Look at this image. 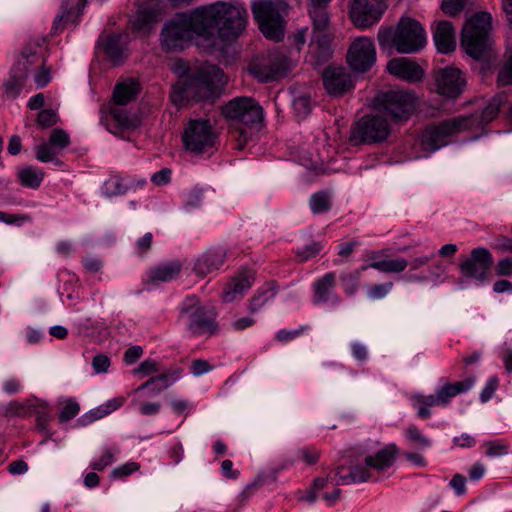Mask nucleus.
<instances>
[{
    "label": "nucleus",
    "mask_w": 512,
    "mask_h": 512,
    "mask_svg": "<svg viewBox=\"0 0 512 512\" xmlns=\"http://www.w3.org/2000/svg\"><path fill=\"white\" fill-rule=\"evenodd\" d=\"M392 288V282L376 284L367 290V296L373 300L382 299L392 290Z\"/></svg>",
    "instance_id": "obj_53"
},
{
    "label": "nucleus",
    "mask_w": 512,
    "mask_h": 512,
    "mask_svg": "<svg viewBox=\"0 0 512 512\" xmlns=\"http://www.w3.org/2000/svg\"><path fill=\"white\" fill-rule=\"evenodd\" d=\"M77 5L78 9L85 6V0H63L61 5V14L57 15L54 19V28L57 30L63 27L66 22L76 23L74 16V5Z\"/></svg>",
    "instance_id": "obj_34"
},
{
    "label": "nucleus",
    "mask_w": 512,
    "mask_h": 512,
    "mask_svg": "<svg viewBox=\"0 0 512 512\" xmlns=\"http://www.w3.org/2000/svg\"><path fill=\"white\" fill-rule=\"evenodd\" d=\"M416 107V95L404 89L381 90L374 97L375 110L392 124L408 121Z\"/></svg>",
    "instance_id": "obj_5"
},
{
    "label": "nucleus",
    "mask_w": 512,
    "mask_h": 512,
    "mask_svg": "<svg viewBox=\"0 0 512 512\" xmlns=\"http://www.w3.org/2000/svg\"><path fill=\"white\" fill-rule=\"evenodd\" d=\"M26 79L23 74L14 73V71L10 70L9 77L3 84L5 96L10 99H15L24 87Z\"/></svg>",
    "instance_id": "obj_37"
},
{
    "label": "nucleus",
    "mask_w": 512,
    "mask_h": 512,
    "mask_svg": "<svg viewBox=\"0 0 512 512\" xmlns=\"http://www.w3.org/2000/svg\"><path fill=\"white\" fill-rule=\"evenodd\" d=\"M110 113H111L113 119L118 124V126L121 128L134 129L139 124V121L137 118L131 117L124 108L119 107L118 105L111 107Z\"/></svg>",
    "instance_id": "obj_41"
},
{
    "label": "nucleus",
    "mask_w": 512,
    "mask_h": 512,
    "mask_svg": "<svg viewBox=\"0 0 512 512\" xmlns=\"http://www.w3.org/2000/svg\"><path fill=\"white\" fill-rule=\"evenodd\" d=\"M399 453L396 444H388L373 455H366L364 462L370 467L371 472L382 473L391 468Z\"/></svg>",
    "instance_id": "obj_25"
},
{
    "label": "nucleus",
    "mask_w": 512,
    "mask_h": 512,
    "mask_svg": "<svg viewBox=\"0 0 512 512\" xmlns=\"http://www.w3.org/2000/svg\"><path fill=\"white\" fill-rule=\"evenodd\" d=\"M268 286L265 289L258 290L257 294L252 297L248 306L250 313L259 312L276 295L273 284H268Z\"/></svg>",
    "instance_id": "obj_39"
},
{
    "label": "nucleus",
    "mask_w": 512,
    "mask_h": 512,
    "mask_svg": "<svg viewBox=\"0 0 512 512\" xmlns=\"http://www.w3.org/2000/svg\"><path fill=\"white\" fill-rule=\"evenodd\" d=\"M391 125L378 111L363 116L353 127L350 142L354 145L373 144L386 141L391 134Z\"/></svg>",
    "instance_id": "obj_8"
},
{
    "label": "nucleus",
    "mask_w": 512,
    "mask_h": 512,
    "mask_svg": "<svg viewBox=\"0 0 512 512\" xmlns=\"http://www.w3.org/2000/svg\"><path fill=\"white\" fill-rule=\"evenodd\" d=\"M36 73L34 75V81L38 88L46 86L50 80V69L45 67V61L43 58L39 61V66H35Z\"/></svg>",
    "instance_id": "obj_50"
},
{
    "label": "nucleus",
    "mask_w": 512,
    "mask_h": 512,
    "mask_svg": "<svg viewBox=\"0 0 512 512\" xmlns=\"http://www.w3.org/2000/svg\"><path fill=\"white\" fill-rule=\"evenodd\" d=\"M182 269V264L178 260L161 263L151 269L149 280L151 282H168L175 279Z\"/></svg>",
    "instance_id": "obj_30"
},
{
    "label": "nucleus",
    "mask_w": 512,
    "mask_h": 512,
    "mask_svg": "<svg viewBox=\"0 0 512 512\" xmlns=\"http://www.w3.org/2000/svg\"><path fill=\"white\" fill-rule=\"evenodd\" d=\"M377 39L382 50L394 48L401 54H413L424 48L426 33L417 20L402 17L395 28L381 27Z\"/></svg>",
    "instance_id": "obj_4"
},
{
    "label": "nucleus",
    "mask_w": 512,
    "mask_h": 512,
    "mask_svg": "<svg viewBox=\"0 0 512 512\" xmlns=\"http://www.w3.org/2000/svg\"><path fill=\"white\" fill-rule=\"evenodd\" d=\"M308 13L312 23L310 48L316 50L320 58H327L331 53L330 44L333 39L327 5L309 4Z\"/></svg>",
    "instance_id": "obj_9"
},
{
    "label": "nucleus",
    "mask_w": 512,
    "mask_h": 512,
    "mask_svg": "<svg viewBox=\"0 0 512 512\" xmlns=\"http://www.w3.org/2000/svg\"><path fill=\"white\" fill-rule=\"evenodd\" d=\"M323 85L331 96H342L353 89L351 74L344 67H327L323 72Z\"/></svg>",
    "instance_id": "obj_19"
},
{
    "label": "nucleus",
    "mask_w": 512,
    "mask_h": 512,
    "mask_svg": "<svg viewBox=\"0 0 512 512\" xmlns=\"http://www.w3.org/2000/svg\"><path fill=\"white\" fill-rule=\"evenodd\" d=\"M347 459L349 465L347 467L344 464L339 465L334 471V477H331V480L336 485H350L378 480V478H374V474L371 472L370 467L366 465L364 459H354L352 454H349Z\"/></svg>",
    "instance_id": "obj_16"
},
{
    "label": "nucleus",
    "mask_w": 512,
    "mask_h": 512,
    "mask_svg": "<svg viewBox=\"0 0 512 512\" xmlns=\"http://www.w3.org/2000/svg\"><path fill=\"white\" fill-rule=\"evenodd\" d=\"M469 388L470 386H442L436 394H414L411 396V400L413 406L417 408V416L421 419H428L431 416L428 407L446 405L451 398L466 392Z\"/></svg>",
    "instance_id": "obj_15"
},
{
    "label": "nucleus",
    "mask_w": 512,
    "mask_h": 512,
    "mask_svg": "<svg viewBox=\"0 0 512 512\" xmlns=\"http://www.w3.org/2000/svg\"><path fill=\"white\" fill-rule=\"evenodd\" d=\"M287 5L282 0H254L251 5L253 17L263 35L271 40L283 38L282 14Z\"/></svg>",
    "instance_id": "obj_7"
},
{
    "label": "nucleus",
    "mask_w": 512,
    "mask_h": 512,
    "mask_svg": "<svg viewBox=\"0 0 512 512\" xmlns=\"http://www.w3.org/2000/svg\"><path fill=\"white\" fill-rule=\"evenodd\" d=\"M290 67V60L285 55H275L269 64L254 66L252 72L261 81L267 82L286 76Z\"/></svg>",
    "instance_id": "obj_23"
},
{
    "label": "nucleus",
    "mask_w": 512,
    "mask_h": 512,
    "mask_svg": "<svg viewBox=\"0 0 512 512\" xmlns=\"http://www.w3.org/2000/svg\"><path fill=\"white\" fill-rule=\"evenodd\" d=\"M58 122V115L51 109L40 111L37 118V124L45 129L55 125Z\"/></svg>",
    "instance_id": "obj_54"
},
{
    "label": "nucleus",
    "mask_w": 512,
    "mask_h": 512,
    "mask_svg": "<svg viewBox=\"0 0 512 512\" xmlns=\"http://www.w3.org/2000/svg\"><path fill=\"white\" fill-rule=\"evenodd\" d=\"M467 126V120L463 117L430 124L422 132L421 145L425 151L434 152L447 145L450 136L467 130Z\"/></svg>",
    "instance_id": "obj_11"
},
{
    "label": "nucleus",
    "mask_w": 512,
    "mask_h": 512,
    "mask_svg": "<svg viewBox=\"0 0 512 512\" xmlns=\"http://www.w3.org/2000/svg\"><path fill=\"white\" fill-rule=\"evenodd\" d=\"M407 266L408 261L404 258L384 259L373 261L369 265H364L361 267V270L373 268L382 273H400L403 272Z\"/></svg>",
    "instance_id": "obj_32"
},
{
    "label": "nucleus",
    "mask_w": 512,
    "mask_h": 512,
    "mask_svg": "<svg viewBox=\"0 0 512 512\" xmlns=\"http://www.w3.org/2000/svg\"><path fill=\"white\" fill-rule=\"evenodd\" d=\"M43 42V38L29 40L22 48L20 56L11 70L14 71V73L23 74V76L27 78L29 72L35 69V66H39L41 56L38 51L42 47Z\"/></svg>",
    "instance_id": "obj_20"
},
{
    "label": "nucleus",
    "mask_w": 512,
    "mask_h": 512,
    "mask_svg": "<svg viewBox=\"0 0 512 512\" xmlns=\"http://www.w3.org/2000/svg\"><path fill=\"white\" fill-rule=\"evenodd\" d=\"M139 468L140 465L138 463L128 462L113 469L110 473V477L112 479H123L136 472Z\"/></svg>",
    "instance_id": "obj_51"
},
{
    "label": "nucleus",
    "mask_w": 512,
    "mask_h": 512,
    "mask_svg": "<svg viewBox=\"0 0 512 512\" xmlns=\"http://www.w3.org/2000/svg\"><path fill=\"white\" fill-rule=\"evenodd\" d=\"M406 438L420 447H429L431 445V441L422 434L420 429L416 425H410L407 427L405 431Z\"/></svg>",
    "instance_id": "obj_48"
},
{
    "label": "nucleus",
    "mask_w": 512,
    "mask_h": 512,
    "mask_svg": "<svg viewBox=\"0 0 512 512\" xmlns=\"http://www.w3.org/2000/svg\"><path fill=\"white\" fill-rule=\"evenodd\" d=\"M155 17L156 15L152 11L141 10L133 22V28L136 31H149L155 22Z\"/></svg>",
    "instance_id": "obj_43"
},
{
    "label": "nucleus",
    "mask_w": 512,
    "mask_h": 512,
    "mask_svg": "<svg viewBox=\"0 0 512 512\" xmlns=\"http://www.w3.org/2000/svg\"><path fill=\"white\" fill-rule=\"evenodd\" d=\"M305 329V326H302L299 329L294 330L281 329L276 333L275 339L278 342L286 343L298 337Z\"/></svg>",
    "instance_id": "obj_62"
},
{
    "label": "nucleus",
    "mask_w": 512,
    "mask_h": 512,
    "mask_svg": "<svg viewBox=\"0 0 512 512\" xmlns=\"http://www.w3.org/2000/svg\"><path fill=\"white\" fill-rule=\"evenodd\" d=\"M114 460L113 452L107 449L98 459L91 462L90 467L94 471H103L106 467L110 466Z\"/></svg>",
    "instance_id": "obj_57"
},
{
    "label": "nucleus",
    "mask_w": 512,
    "mask_h": 512,
    "mask_svg": "<svg viewBox=\"0 0 512 512\" xmlns=\"http://www.w3.org/2000/svg\"><path fill=\"white\" fill-rule=\"evenodd\" d=\"M310 209L314 214L326 213L331 209V197L327 191L314 193L309 201Z\"/></svg>",
    "instance_id": "obj_40"
},
{
    "label": "nucleus",
    "mask_w": 512,
    "mask_h": 512,
    "mask_svg": "<svg viewBox=\"0 0 512 512\" xmlns=\"http://www.w3.org/2000/svg\"><path fill=\"white\" fill-rule=\"evenodd\" d=\"M107 416L106 414H104L101 406L99 405L98 407L90 410L89 412L81 415L78 419H77V424L79 426H87L91 423H93L94 421L96 420H99L103 417Z\"/></svg>",
    "instance_id": "obj_58"
},
{
    "label": "nucleus",
    "mask_w": 512,
    "mask_h": 512,
    "mask_svg": "<svg viewBox=\"0 0 512 512\" xmlns=\"http://www.w3.org/2000/svg\"><path fill=\"white\" fill-rule=\"evenodd\" d=\"M161 404L159 402L140 401L139 412L145 416H152L159 413Z\"/></svg>",
    "instance_id": "obj_63"
},
{
    "label": "nucleus",
    "mask_w": 512,
    "mask_h": 512,
    "mask_svg": "<svg viewBox=\"0 0 512 512\" xmlns=\"http://www.w3.org/2000/svg\"><path fill=\"white\" fill-rule=\"evenodd\" d=\"M80 411V406L76 401L68 400L59 414L60 422H67L73 419Z\"/></svg>",
    "instance_id": "obj_52"
},
{
    "label": "nucleus",
    "mask_w": 512,
    "mask_h": 512,
    "mask_svg": "<svg viewBox=\"0 0 512 512\" xmlns=\"http://www.w3.org/2000/svg\"><path fill=\"white\" fill-rule=\"evenodd\" d=\"M157 371V363L154 360L148 359L143 361L137 368H135L133 373L135 375L150 376Z\"/></svg>",
    "instance_id": "obj_61"
},
{
    "label": "nucleus",
    "mask_w": 512,
    "mask_h": 512,
    "mask_svg": "<svg viewBox=\"0 0 512 512\" xmlns=\"http://www.w3.org/2000/svg\"><path fill=\"white\" fill-rule=\"evenodd\" d=\"M18 177L22 186L36 189L43 181L44 173L40 169L28 166L19 170Z\"/></svg>",
    "instance_id": "obj_36"
},
{
    "label": "nucleus",
    "mask_w": 512,
    "mask_h": 512,
    "mask_svg": "<svg viewBox=\"0 0 512 512\" xmlns=\"http://www.w3.org/2000/svg\"><path fill=\"white\" fill-rule=\"evenodd\" d=\"M133 185V180L125 181L120 176H112L104 182L102 192L106 197L120 196L125 194Z\"/></svg>",
    "instance_id": "obj_33"
},
{
    "label": "nucleus",
    "mask_w": 512,
    "mask_h": 512,
    "mask_svg": "<svg viewBox=\"0 0 512 512\" xmlns=\"http://www.w3.org/2000/svg\"><path fill=\"white\" fill-rule=\"evenodd\" d=\"M167 387L168 386H139L135 392L139 397H156L161 395Z\"/></svg>",
    "instance_id": "obj_64"
},
{
    "label": "nucleus",
    "mask_w": 512,
    "mask_h": 512,
    "mask_svg": "<svg viewBox=\"0 0 512 512\" xmlns=\"http://www.w3.org/2000/svg\"><path fill=\"white\" fill-rule=\"evenodd\" d=\"M449 486L454 490L457 496H463L467 492L466 477L462 474L456 473L450 480Z\"/></svg>",
    "instance_id": "obj_59"
},
{
    "label": "nucleus",
    "mask_w": 512,
    "mask_h": 512,
    "mask_svg": "<svg viewBox=\"0 0 512 512\" xmlns=\"http://www.w3.org/2000/svg\"><path fill=\"white\" fill-rule=\"evenodd\" d=\"M217 135L207 119L191 120L184 128L182 141L185 149L193 154H203L215 145Z\"/></svg>",
    "instance_id": "obj_10"
},
{
    "label": "nucleus",
    "mask_w": 512,
    "mask_h": 512,
    "mask_svg": "<svg viewBox=\"0 0 512 512\" xmlns=\"http://www.w3.org/2000/svg\"><path fill=\"white\" fill-rule=\"evenodd\" d=\"M35 157L41 162H54L56 165L61 164V161L57 158L56 149L49 142H44L36 146Z\"/></svg>",
    "instance_id": "obj_42"
},
{
    "label": "nucleus",
    "mask_w": 512,
    "mask_h": 512,
    "mask_svg": "<svg viewBox=\"0 0 512 512\" xmlns=\"http://www.w3.org/2000/svg\"><path fill=\"white\" fill-rule=\"evenodd\" d=\"M497 81L503 86L512 85V48L508 58L498 72Z\"/></svg>",
    "instance_id": "obj_49"
},
{
    "label": "nucleus",
    "mask_w": 512,
    "mask_h": 512,
    "mask_svg": "<svg viewBox=\"0 0 512 512\" xmlns=\"http://www.w3.org/2000/svg\"><path fill=\"white\" fill-rule=\"evenodd\" d=\"M375 61L376 50L370 38L361 36L351 43L347 52V62L353 71L365 73Z\"/></svg>",
    "instance_id": "obj_13"
},
{
    "label": "nucleus",
    "mask_w": 512,
    "mask_h": 512,
    "mask_svg": "<svg viewBox=\"0 0 512 512\" xmlns=\"http://www.w3.org/2000/svg\"><path fill=\"white\" fill-rule=\"evenodd\" d=\"M507 102V97L504 94H497L490 99L487 105L480 113L471 114L469 116H462L467 120V130L472 128L484 127L498 115L500 108Z\"/></svg>",
    "instance_id": "obj_22"
},
{
    "label": "nucleus",
    "mask_w": 512,
    "mask_h": 512,
    "mask_svg": "<svg viewBox=\"0 0 512 512\" xmlns=\"http://www.w3.org/2000/svg\"><path fill=\"white\" fill-rule=\"evenodd\" d=\"M77 5L78 9L85 6V0H63L61 5V14L57 15L54 19V28L57 30L63 27L66 22L76 23L74 16V5Z\"/></svg>",
    "instance_id": "obj_35"
},
{
    "label": "nucleus",
    "mask_w": 512,
    "mask_h": 512,
    "mask_svg": "<svg viewBox=\"0 0 512 512\" xmlns=\"http://www.w3.org/2000/svg\"><path fill=\"white\" fill-rule=\"evenodd\" d=\"M227 252L224 249L209 250L201 255L195 262L194 270L197 275L205 276L220 268L224 263Z\"/></svg>",
    "instance_id": "obj_27"
},
{
    "label": "nucleus",
    "mask_w": 512,
    "mask_h": 512,
    "mask_svg": "<svg viewBox=\"0 0 512 512\" xmlns=\"http://www.w3.org/2000/svg\"><path fill=\"white\" fill-rule=\"evenodd\" d=\"M465 5L466 0H443L441 9L445 14L455 16L464 9Z\"/></svg>",
    "instance_id": "obj_56"
},
{
    "label": "nucleus",
    "mask_w": 512,
    "mask_h": 512,
    "mask_svg": "<svg viewBox=\"0 0 512 512\" xmlns=\"http://www.w3.org/2000/svg\"><path fill=\"white\" fill-rule=\"evenodd\" d=\"M361 268L355 273H344L340 276V280L343 284V289L348 295H354L358 290V281L360 278Z\"/></svg>",
    "instance_id": "obj_46"
},
{
    "label": "nucleus",
    "mask_w": 512,
    "mask_h": 512,
    "mask_svg": "<svg viewBox=\"0 0 512 512\" xmlns=\"http://www.w3.org/2000/svg\"><path fill=\"white\" fill-rule=\"evenodd\" d=\"M493 265V257L486 248H475L469 257H466L459 264L462 275L466 278H473L483 282L488 278V271Z\"/></svg>",
    "instance_id": "obj_17"
},
{
    "label": "nucleus",
    "mask_w": 512,
    "mask_h": 512,
    "mask_svg": "<svg viewBox=\"0 0 512 512\" xmlns=\"http://www.w3.org/2000/svg\"><path fill=\"white\" fill-rule=\"evenodd\" d=\"M226 119L232 121L236 127L231 131L237 141V149L242 150L245 144L260 129L263 122V109L251 97H236L222 108Z\"/></svg>",
    "instance_id": "obj_3"
},
{
    "label": "nucleus",
    "mask_w": 512,
    "mask_h": 512,
    "mask_svg": "<svg viewBox=\"0 0 512 512\" xmlns=\"http://www.w3.org/2000/svg\"><path fill=\"white\" fill-rule=\"evenodd\" d=\"M387 5L383 0H351L350 18L359 29H367L380 21Z\"/></svg>",
    "instance_id": "obj_12"
},
{
    "label": "nucleus",
    "mask_w": 512,
    "mask_h": 512,
    "mask_svg": "<svg viewBox=\"0 0 512 512\" xmlns=\"http://www.w3.org/2000/svg\"><path fill=\"white\" fill-rule=\"evenodd\" d=\"M491 28V15L481 12L471 17L463 26L461 46L466 53L476 60L483 59L489 48V30Z\"/></svg>",
    "instance_id": "obj_6"
},
{
    "label": "nucleus",
    "mask_w": 512,
    "mask_h": 512,
    "mask_svg": "<svg viewBox=\"0 0 512 512\" xmlns=\"http://www.w3.org/2000/svg\"><path fill=\"white\" fill-rule=\"evenodd\" d=\"M254 282V272L247 270L239 273L229 283H227L222 299L224 302H232L248 290Z\"/></svg>",
    "instance_id": "obj_26"
},
{
    "label": "nucleus",
    "mask_w": 512,
    "mask_h": 512,
    "mask_svg": "<svg viewBox=\"0 0 512 512\" xmlns=\"http://www.w3.org/2000/svg\"><path fill=\"white\" fill-rule=\"evenodd\" d=\"M335 284L336 275L334 272L326 273L322 278L317 280L314 284V303H326L329 300L334 303H339V296L333 293Z\"/></svg>",
    "instance_id": "obj_28"
},
{
    "label": "nucleus",
    "mask_w": 512,
    "mask_h": 512,
    "mask_svg": "<svg viewBox=\"0 0 512 512\" xmlns=\"http://www.w3.org/2000/svg\"><path fill=\"white\" fill-rule=\"evenodd\" d=\"M174 72L178 80L172 86L170 97L178 108L214 97L225 84L224 72L213 64L188 65L179 61L175 64Z\"/></svg>",
    "instance_id": "obj_2"
},
{
    "label": "nucleus",
    "mask_w": 512,
    "mask_h": 512,
    "mask_svg": "<svg viewBox=\"0 0 512 512\" xmlns=\"http://www.w3.org/2000/svg\"><path fill=\"white\" fill-rule=\"evenodd\" d=\"M327 483V478L317 477L312 481V484L308 490H298L296 492V498L299 501L314 503L318 498V492L323 490L327 486Z\"/></svg>",
    "instance_id": "obj_38"
},
{
    "label": "nucleus",
    "mask_w": 512,
    "mask_h": 512,
    "mask_svg": "<svg viewBox=\"0 0 512 512\" xmlns=\"http://www.w3.org/2000/svg\"><path fill=\"white\" fill-rule=\"evenodd\" d=\"M48 142L56 150H63L70 145V137L65 130L56 128L52 130Z\"/></svg>",
    "instance_id": "obj_45"
},
{
    "label": "nucleus",
    "mask_w": 512,
    "mask_h": 512,
    "mask_svg": "<svg viewBox=\"0 0 512 512\" xmlns=\"http://www.w3.org/2000/svg\"><path fill=\"white\" fill-rule=\"evenodd\" d=\"M433 40L440 53L448 54L456 48V34L451 22L442 20L432 24Z\"/></svg>",
    "instance_id": "obj_24"
},
{
    "label": "nucleus",
    "mask_w": 512,
    "mask_h": 512,
    "mask_svg": "<svg viewBox=\"0 0 512 512\" xmlns=\"http://www.w3.org/2000/svg\"><path fill=\"white\" fill-rule=\"evenodd\" d=\"M187 302L182 308L181 313H189L190 321L188 327L191 333L193 335L214 333L217 329L214 321V310L197 304L194 297L187 298Z\"/></svg>",
    "instance_id": "obj_14"
},
{
    "label": "nucleus",
    "mask_w": 512,
    "mask_h": 512,
    "mask_svg": "<svg viewBox=\"0 0 512 512\" xmlns=\"http://www.w3.org/2000/svg\"><path fill=\"white\" fill-rule=\"evenodd\" d=\"M435 84L437 92L448 98H457L463 93L466 80L458 68L444 67L435 70Z\"/></svg>",
    "instance_id": "obj_18"
},
{
    "label": "nucleus",
    "mask_w": 512,
    "mask_h": 512,
    "mask_svg": "<svg viewBox=\"0 0 512 512\" xmlns=\"http://www.w3.org/2000/svg\"><path fill=\"white\" fill-rule=\"evenodd\" d=\"M247 10L242 4L218 1L178 14L162 29V44L168 50H181L193 33L210 37L217 31L223 42L237 39L246 27Z\"/></svg>",
    "instance_id": "obj_1"
},
{
    "label": "nucleus",
    "mask_w": 512,
    "mask_h": 512,
    "mask_svg": "<svg viewBox=\"0 0 512 512\" xmlns=\"http://www.w3.org/2000/svg\"><path fill=\"white\" fill-rule=\"evenodd\" d=\"M122 39L120 34H110L103 43L105 54L115 65L122 63L126 57Z\"/></svg>",
    "instance_id": "obj_31"
},
{
    "label": "nucleus",
    "mask_w": 512,
    "mask_h": 512,
    "mask_svg": "<svg viewBox=\"0 0 512 512\" xmlns=\"http://www.w3.org/2000/svg\"><path fill=\"white\" fill-rule=\"evenodd\" d=\"M293 108L298 117H307L312 110V102L310 96L303 94L296 97L293 101Z\"/></svg>",
    "instance_id": "obj_47"
},
{
    "label": "nucleus",
    "mask_w": 512,
    "mask_h": 512,
    "mask_svg": "<svg viewBox=\"0 0 512 512\" xmlns=\"http://www.w3.org/2000/svg\"><path fill=\"white\" fill-rule=\"evenodd\" d=\"M486 446V455L489 457L502 456L508 453V446L500 441H489Z\"/></svg>",
    "instance_id": "obj_60"
},
{
    "label": "nucleus",
    "mask_w": 512,
    "mask_h": 512,
    "mask_svg": "<svg viewBox=\"0 0 512 512\" xmlns=\"http://www.w3.org/2000/svg\"><path fill=\"white\" fill-rule=\"evenodd\" d=\"M140 91L139 83L134 79H127L116 84L113 91V102L115 105L122 106L136 99Z\"/></svg>",
    "instance_id": "obj_29"
},
{
    "label": "nucleus",
    "mask_w": 512,
    "mask_h": 512,
    "mask_svg": "<svg viewBox=\"0 0 512 512\" xmlns=\"http://www.w3.org/2000/svg\"><path fill=\"white\" fill-rule=\"evenodd\" d=\"M386 67L391 75L410 83L420 82L424 77L422 67L409 58H393Z\"/></svg>",
    "instance_id": "obj_21"
},
{
    "label": "nucleus",
    "mask_w": 512,
    "mask_h": 512,
    "mask_svg": "<svg viewBox=\"0 0 512 512\" xmlns=\"http://www.w3.org/2000/svg\"><path fill=\"white\" fill-rule=\"evenodd\" d=\"M322 249V245L319 242H312L303 248H299L296 251V256L300 261H307L309 258L317 255Z\"/></svg>",
    "instance_id": "obj_55"
},
{
    "label": "nucleus",
    "mask_w": 512,
    "mask_h": 512,
    "mask_svg": "<svg viewBox=\"0 0 512 512\" xmlns=\"http://www.w3.org/2000/svg\"><path fill=\"white\" fill-rule=\"evenodd\" d=\"M321 456L320 450L314 446H304L297 449V458L307 465L316 464Z\"/></svg>",
    "instance_id": "obj_44"
}]
</instances>
